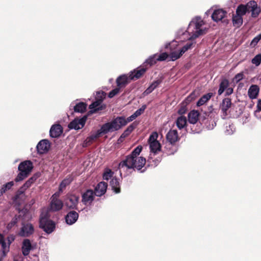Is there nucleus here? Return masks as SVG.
Segmentation results:
<instances>
[{"label": "nucleus", "instance_id": "f257e3e1", "mask_svg": "<svg viewBox=\"0 0 261 261\" xmlns=\"http://www.w3.org/2000/svg\"><path fill=\"white\" fill-rule=\"evenodd\" d=\"M203 20L201 17L196 16L193 18L189 23L186 31L180 30L177 33V36L179 39L188 40V42L184 45L181 46L177 41L172 42L165 45V48L169 49V58L171 61H175L179 59L186 51L193 47L195 42L194 40L206 32V29L203 27Z\"/></svg>", "mask_w": 261, "mask_h": 261}, {"label": "nucleus", "instance_id": "f03ea898", "mask_svg": "<svg viewBox=\"0 0 261 261\" xmlns=\"http://www.w3.org/2000/svg\"><path fill=\"white\" fill-rule=\"evenodd\" d=\"M142 150L141 145L138 146L132 153L126 156L125 159L122 161L119 164L118 168L120 172L126 169H133L134 170L140 171L141 172L145 171V169L141 170L146 163V159L143 156H139ZM121 174V173H120Z\"/></svg>", "mask_w": 261, "mask_h": 261}, {"label": "nucleus", "instance_id": "7ed1b4c3", "mask_svg": "<svg viewBox=\"0 0 261 261\" xmlns=\"http://www.w3.org/2000/svg\"><path fill=\"white\" fill-rule=\"evenodd\" d=\"M145 71L146 69L141 67L139 69H135L133 71L130 72L129 76L126 75H120L117 79V85L119 88L124 87L129 83L130 80L138 79Z\"/></svg>", "mask_w": 261, "mask_h": 261}, {"label": "nucleus", "instance_id": "20e7f679", "mask_svg": "<svg viewBox=\"0 0 261 261\" xmlns=\"http://www.w3.org/2000/svg\"><path fill=\"white\" fill-rule=\"evenodd\" d=\"M125 125V118L121 116L116 117L111 122L105 123L103 126V129L106 130L108 134L110 132L118 130Z\"/></svg>", "mask_w": 261, "mask_h": 261}, {"label": "nucleus", "instance_id": "39448f33", "mask_svg": "<svg viewBox=\"0 0 261 261\" xmlns=\"http://www.w3.org/2000/svg\"><path fill=\"white\" fill-rule=\"evenodd\" d=\"M33 168V164L30 161L21 162L18 166L19 173L15 179V181L18 182L26 178L32 171Z\"/></svg>", "mask_w": 261, "mask_h": 261}, {"label": "nucleus", "instance_id": "423d86ee", "mask_svg": "<svg viewBox=\"0 0 261 261\" xmlns=\"http://www.w3.org/2000/svg\"><path fill=\"white\" fill-rule=\"evenodd\" d=\"M158 134L156 132H153L149 136L148 143L150 152L156 154L161 151V146L160 142L157 140Z\"/></svg>", "mask_w": 261, "mask_h": 261}, {"label": "nucleus", "instance_id": "0eeeda50", "mask_svg": "<svg viewBox=\"0 0 261 261\" xmlns=\"http://www.w3.org/2000/svg\"><path fill=\"white\" fill-rule=\"evenodd\" d=\"M40 227L46 233H50L55 228V223L42 214L40 218Z\"/></svg>", "mask_w": 261, "mask_h": 261}, {"label": "nucleus", "instance_id": "6e6552de", "mask_svg": "<svg viewBox=\"0 0 261 261\" xmlns=\"http://www.w3.org/2000/svg\"><path fill=\"white\" fill-rule=\"evenodd\" d=\"M231 106V99L229 98H225L223 99L220 104V108L221 111V117L225 119L229 113V109Z\"/></svg>", "mask_w": 261, "mask_h": 261}, {"label": "nucleus", "instance_id": "1a4fd4ad", "mask_svg": "<svg viewBox=\"0 0 261 261\" xmlns=\"http://www.w3.org/2000/svg\"><path fill=\"white\" fill-rule=\"evenodd\" d=\"M79 200V196L75 195H67L65 199V204L69 208L75 209L76 208Z\"/></svg>", "mask_w": 261, "mask_h": 261}, {"label": "nucleus", "instance_id": "9d476101", "mask_svg": "<svg viewBox=\"0 0 261 261\" xmlns=\"http://www.w3.org/2000/svg\"><path fill=\"white\" fill-rule=\"evenodd\" d=\"M95 192L92 190H87L82 194V202L86 205H90L94 200Z\"/></svg>", "mask_w": 261, "mask_h": 261}, {"label": "nucleus", "instance_id": "9b49d317", "mask_svg": "<svg viewBox=\"0 0 261 261\" xmlns=\"http://www.w3.org/2000/svg\"><path fill=\"white\" fill-rule=\"evenodd\" d=\"M86 120V116H84L80 119H74L68 124V127L70 129H80L84 127Z\"/></svg>", "mask_w": 261, "mask_h": 261}, {"label": "nucleus", "instance_id": "f8f14e48", "mask_svg": "<svg viewBox=\"0 0 261 261\" xmlns=\"http://www.w3.org/2000/svg\"><path fill=\"white\" fill-rule=\"evenodd\" d=\"M227 12L223 9H219L215 10L212 15V18L215 22H219L220 21H225L224 18L226 16Z\"/></svg>", "mask_w": 261, "mask_h": 261}, {"label": "nucleus", "instance_id": "ddd939ff", "mask_svg": "<svg viewBox=\"0 0 261 261\" xmlns=\"http://www.w3.org/2000/svg\"><path fill=\"white\" fill-rule=\"evenodd\" d=\"M50 146L49 142L46 139H43L38 143L36 148L39 153L43 154L49 150Z\"/></svg>", "mask_w": 261, "mask_h": 261}, {"label": "nucleus", "instance_id": "4468645a", "mask_svg": "<svg viewBox=\"0 0 261 261\" xmlns=\"http://www.w3.org/2000/svg\"><path fill=\"white\" fill-rule=\"evenodd\" d=\"M34 230V227L31 224H23L19 234L21 237H29L33 233Z\"/></svg>", "mask_w": 261, "mask_h": 261}, {"label": "nucleus", "instance_id": "2eb2a0df", "mask_svg": "<svg viewBox=\"0 0 261 261\" xmlns=\"http://www.w3.org/2000/svg\"><path fill=\"white\" fill-rule=\"evenodd\" d=\"M166 139L171 144L176 142L179 139L177 130L170 129L166 135Z\"/></svg>", "mask_w": 261, "mask_h": 261}, {"label": "nucleus", "instance_id": "dca6fc26", "mask_svg": "<svg viewBox=\"0 0 261 261\" xmlns=\"http://www.w3.org/2000/svg\"><path fill=\"white\" fill-rule=\"evenodd\" d=\"M63 132V128L60 124H54L50 129L49 135L52 138L59 137Z\"/></svg>", "mask_w": 261, "mask_h": 261}, {"label": "nucleus", "instance_id": "f3484780", "mask_svg": "<svg viewBox=\"0 0 261 261\" xmlns=\"http://www.w3.org/2000/svg\"><path fill=\"white\" fill-rule=\"evenodd\" d=\"M79 214L75 211L69 212L65 217V221L67 224L72 225L77 220Z\"/></svg>", "mask_w": 261, "mask_h": 261}, {"label": "nucleus", "instance_id": "a211bd4d", "mask_svg": "<svg viewBox=\"0 0 261 261\" xmlns=\"http://www.w3.org/2000/svg\"><path fill=\"white\" fill-rule=\"evenodd\" d=\"M0 245L2 247V256L0 257V261H2V257H4L9 252V245H7L4 236L0 233Z\"/></svg>", "mask_w": 261, "mask_h": 261}, {"label": "nucleus", "instance_id": "6ab92c4d", "mask_svg": "<svg viewBox=\"0 0 261 261\" xmlns=\"http://www.w3.org/2000/svg\"><path fill=\"white\" fill-rule=\"evenodd\" d=\"M107 186V183L103 181L100 182L95 188V195L97 196L103 195L106 192Z\"/></svg>", "mask_w": 261, "mask_h": 261}, {"label": "nucleus", "instance_id": "aec40b11", "mask_svg": "<svg viewBox=\"0 0 261 261\" xmlns=\"http://www.w3.org/2000/svg\"><path fill=\"white\" fill-rule=\"evenodd\" d=\"M249 11L251 12L252 17H256L260 12V9L257 7L256 3L254 1H251L248 3Z\"/></svg>", "mask_w": 261, "mask_h": 261}, {"label": "nucleus", "instance_id": "412c9836", "mask_svg": "<svg viewBox=\"0 0 261 261\" xmlns=\"http://www.w3.org/2000/svg\"><path fill=\"white\" fill-rule=\"evenodd\" d=\"M32 249L31 241L29 239H24L22 242L21 250L24 256L28 255Z\"/></svg>", "mask_w": 261, "mask_h": 261}, {"label": "nucleus", "instance_id": "4be33fe9", "mask_svg": "<svg viewBox=\"0 0 261 261\" xmlns=\"http://www.w3.org/2000/svg\"><path fill=\"white\" fill-rule=\"evenodd\" d=\"M63 203L60 199H51L50 208L53 211H58L62 209Z\"/></svg>", "mask_w": 261, "mask_h": 261}, {"label": "nucleus", "instance_id": "5701e85b", "mask_svg": "<svg viewBox=\"0 0 261 261\" xmlns=\"http://www.w3.org/2000/svg\"><path fill=\"white\" fill-rule=\"evenodd\" d=\"M259 91V87L256 85H251L248 89V95L250 98L253 99L257 97Z\"/></svg>", "mask_w": 261, "mask_h": 261}, {"label": "nucleus", "instance_id": "b1692460", "mask_svg": "<svg viewBox=\"0 0 261 261\" xmlns=\"http://www.w3.org/2000/svg\"><path fill=\"white\" fill-rule=\"evenodd\" d=\"M101 102L100 100H97L93 102L89 106V109L91 110L90 111L91 113H95L96 112L101 110L105 108V106L101 105Z\"/></svg>", "mask_w": 261, "mask_h": 261}, {"label": "nucleus", "instance_id": "393cba45", "mask_svg": "<svg viewBox=\"0 0 261 261\" xmlns=\"http://www.w3.org/2000/svg\"><path fill=\"white\" fill-rule=\"evenodd\" d=\"M110 185L112 190L115 193H119L120 192V182L118 179L115 177H113L110 182Z\"/></svg>", "mask_w": 261, "mask_h": 261}, {"label": "nucleus", "instance_id": "a878e982", "mask_svg": "<svg viewBox=\"0 0 261 261\" xmlns=\"http://www.w3.org/2000/svg\"><path fill=\"white\" fill-rule=\"evenodd\" d=\"M37 176L34 175L33 176L30 178L20 188L19 192L21 193H23L28 188L30 187L31 185L37 179Z\"/></svg>", "mask_w": 261, "mask_h": 261}, {"label": "nucleus", "instance_id": "bb28decb", "mask_svg": "<svg viewBox=\"0 0 261 261\" xmlns=\"http://www.w3.org/2000/svg\"><path fill=\"white\" fill-rule=\"evenodd\" d=\"M199 113L197 111H191L188 114V120L191 124H195L198 120Z\"/></svg>", "mask_w": 261, "mask_h": 261}, {"label": "nucleus", "instance_id": "cd10ccee", "mask_svg": "<svg viewBox=\"0 0 261 261\" xmlns=\"http://www.w3.org/2000/svg\"><path fill=\"white\" fill-rule=\"evenodd\" d=\"M177 127L179 129H181L185 128L187 124V118L184 116H180L178 117L175 121Z\"/></svg>", "mask_w": 261, "mask_h": 261}, {"label": "nucleus", "instance_id": "c85d7f7f", "mask_svg": "<svg viewBox=\"0 0 261 261\" xmlns=\"http://www.w3.org/2000/svg\"><path fill=\"white\" fill-rule=\"evenodd\" d=\"M86 105L84 102H79L75 105H73V103L70 105V108L72 107L76 112L83 113L85 112L86 109Z\"/></svg>", "mask_w": 261, "mask_h": 261}, {"label": "nucleus", "instance_id": "c756f323", "mask_svg": "<svg viewBox=\"0 0 261 261\" xmlns=\"http://www.w3.org/2000/svg\"><path fill=\"white\" fill-rule=\"evenodd\" d=\"M229 86V81L228 80L226 79H224L221 80L220 85H219V89L218 91V94L219 95H221L224 91L228 88Z\"/></svg>", "mask_w": 261, "mask_h": 261}, {"label": "nucleus", "instance_id": "7c9ffc66", "mask_svg": "<svg viewBox=\"0 0 261 261\" xmlns=\"http://www.w3.org/2000/svg\"><path fill=\"white\" fill-rule=\"evenodd\" d=\"M233 25L237 27H240L243 23L242 16L236 14L232 17Z\"/></svg>", "mask_w": 261, "mask_h": 261}, {"label": "nucleus", "instance_id": "2f4dec72", "mask_svg": "<svg viewBox=\"0 0 261 261\" xmlns=\"http://www.w3.org/2000/svg\"><path fill=\"white\" fill-rule=\"evenodd\" d=\"M213 96L212 93H208L203 95L197 102V106H201L206 102Z\"/></svg>", "mask_w": 261, "mask_h": 261}, {"label": "nucleus", "instance_id": "473e14b6", "mask_svg": "<svg viewBox=\"0 0 261 261\" xmlns=\"http://www.w3.org/2000/svg\"><path fill=\"white\" fill-rule=\"evenodd\" d=\"M248 11L249 8L248 7V4L247 5H241L237 8L236 10V14L241 16H243Z\"/></svg>", "mask_w": 261, "mask_h": 261}, {"label": "nucleus", "instance_id": "72a5a7b5", "mask_svg": "<svg viewBox=\"0 0 261 261\" xmlns=\"http://www.w3.org/2000/svg\"><path fill=\"white\" fill-rule=\"evenodd\" d=\"M156 61H158V60H157V55L156 54L150 56L148 59H147L145 61V62L144 63L143 66L140 67V68H141V67H143V68H145L144 66H145L146 64H148L149 66H151V65L155 64ZM138 69H139V68ZM145 69H146L147 68L145 67Z\"/></svg>", "mask_w": 261, "mask_h": 261}, {"label": "nucleus", "instance_id": "f704fd0d", "mask_svg": "<svg viewBox=\"0 0 261 261\" xmlns=\"http://www.w3.org/2000/svg\"><path fill=\"white\" fill-rule=\"evenodd\" d=\"M114 172L110 169H106L103 173V178L104 180H108L114 177L113 176Z\"/></svg>", "mask_w": 261, "mask_h": 261}, {"label": "nucleus", "instance_id": "c9c22d12", "mask_svg": "<svg viewBox=\"0 0 261 261\" xmlns=\"http://www.w3.org/2000/svg\"><path fill=\"white\" fill-rule=\"evenodd\" d=\"M107 134V133L106 132V130L103 129V126L102 125L99 129L97 130L95 133L92 134L91 136H92L93 139L95 140V139L99 138L101 135Z\"/></svg>", "mask_w": 261, "mask_h": 261}, {"label": "nucleus", "instance_id": "e433bc0d", "mask_svg": "<svg viewBox=\"0 0 261 261\" xmlns=\"http://www.w3.org/2000/svg\"><path fill=\"white\" fill-rule=\"evenodd\" d=\"M135 127V125H134V123L130 125L121 135V138H125L127 136L129 135L130 133L134 129Z\"/></svg>", "mask_w": 261, "mask_h": 261}, {"label": "nucleus", "instance_id": "4c0bfd02", "mask_svg": "<svg viewBox=\"0 0 261 261\" xmlns=\"http://www.w3.org/2000/svg\"><path fill=\"white\" fill-rule=\"evenodd\" d=\"M251 62L253 64H254L256 66H259L261 63V54H259L256 55L252 59Z\"/></svg>", "mask_w": 261, "mask_h": 261}, {"label": "nucleus", "instance_id": "58836bf2", "mask_svg": "<svg viewBox=\"0 0 261 261\" xmlns=\"http://www.w3.org/2000/svg\"><path fill=\"white\" fill-rule=\"evenodd\" d=\"M254 115L256 118H261V99L258 100L257 109L254 112Z\"/></svg>", "mask_w": 261, "mask_h": 261}, {"label": "nucleus", "instance_id": "ea45409f", "mask_svg": "<svg viewBox=\"0 0 261 261\" xmlns=\"http://www.w3.org/2000/svg\"><path fill=\"white\" fill-rule=\"evenodd\" d=\"M71 182V180L70 179L66 178L64 179L60 184L59 186V189L60 191H63V189L65 188V187L69 185Z\"/></svg>", "mask_w": 261, "mask_h": 261}, {"label": "nucleus", "instance_id": "a19ab883", "mask_svg": "<svg viewBox=\"0 0 261 261\" xmlns=\"http://www.w3.org/2000/svg\"><path fill=\"white\" fill-rule=\"evenodd\" d=\"M235 129L233 125L229 124L228 126H226V129L225 130V134L226 135H231L234 132Z\"/></svg>", "mask_w": 261, "mask_h": 261}, {"label": "nucleus", "instance_id": "79ce46f5", "mask_svg": "<svg viewBox=\"0 0 261 261\" xmlns=\"http://www.w3.org/2000/svg\"><path fill=\"white\" fill-rule=\"evenodd\" d=\"M18 222V218L17 217L13 218L11 222L8 224L7 226V228L8 230L11 229L12 227H13Z\"/></svg>", "mask_w": 261, "mask_h": 261}, {"label": "nucleus", "instance_id": "37998d69", "mask_svg": "<svg viewBox=\"0 0 261 261\" xmlns=\"http://www.w3.org/2000/svg\"><path fill=\"white\" fill-rule=\"evenodd\" d=\"M249 114L248 113H244L242 115V116L240 118V121L242 123V124H244L247 123L249 121Z\"/></svg>", "mask_w": 261, "mask_h": 261}, {"label": "nucleus", "instance_id": "c03bdc74", "mask_svg": "<svg viewBox=\"0 0 261 261\" xmlns=\"http://www.w3.org/2000/svg\"><path fill=\"white\" fill-rule=\"evenodd\" d=\"M105 96H106V93L104 92L98 91L96 92L95 98L97 100H100L101 101H102Z\"/></svg>", "mask_w": 261, "mask_h": 261}, {"label": "nucleus", "instance_id": "a18cd8bd", "mask_svg": "<svg viewBox=\"0 0 261 261\" xmlns=\"http://www.w3.org/2000/svg\"><path fill=\"white\" fill-rule=\"evenodd\" d=\"M168 56L169 57V55L167 53H163L159 55H157V60L160 61H165Z\"/></svg>", "mask_w": 261, "mask_h": 261}, {"label": "nucleus", "instance_id": "49530a36", "mask_svg": "<svg viewBox=\"0 0 261 261\" xmlns=\"http://www.w3.org/2000/svg\"><path fill=\"white\" fill-rule=\"evenodd\" d=\"M14 185V182L13 181H10L7 182V184L4 185L2 188L3 189L5 190V192L7 191V190L10 189Z\"/></svg>", "mask_w": 261, "mask_h": 261}, {"label": "nucleus", "instance_id": "de8ad7c7", "mask_svg": "<svg viewBox=\"0 0 261 261\" xmlns=\"http://www.w3.org/2000/svg\"><path fill=\"white\" fill-rule=\"evenodd\" d=\"M261 40V33L256 36L254 39L252 40L251 42V45L252 46L256 45L259 40Z\"/></svg>", "mask_w": 261, "mask_h": 261}, {"label": "nucleus", "instance_id": "09e8293b", "mask_svg": "<svg viewBox=\"0 0 261 261\" xmlns=\"http://www.w3.org/2000/svg\"><path fill=\"white\" fill-rule=\"evenodd\" d=\"M119 88H116L110 92V93H109L108 96L110 98H112L115 95L119 93Z\"/></svg>", "mask_w": 261, "mask_h": 261}, {"label": "nucleus", "instance_id": "8fccbe9b", "mask_svg": "<svg viewBox=\"0 0 261 261\" xmlns=\"http://www.w3.org/2000/svg\"><path fill=\"white\" fill-rule=\"evenodd\" d=\"M162 82L161 80H158L154 81L152 83L150 84V87H151L153 90H154Z\"/></svg>", "mask_w": 261, "mask_h": 261}, {"label": "nucleus", "instance_id": "3c124183", "mask_svg": "<svg viewBox=\"0 0 261 261\" xmlns=\"http://www.w3.org/2000/svg\"><path fill=\"white\" fill-rule=\"evenodd\" d=\"M94 140L93 139L92 136L90 135L89 137H87V139L84 142V146H87L88 145L90 144Z\"/></svg>", "mask_w": 261, "mask_h": 261}, {"label": "nucleus", "instance_id": "603ef678", "mask_svg": "<svg viewBox=\"0 0 261 261\" xmlns=\"http://www.w3.org/2000/svg\"><path fill=\"white\" fill-rule=\"evenodd\" d=\"M145 109H146V106L144 105L141 108L137 110L134 113L138 117V116H140L142 113H143V112L144 111Z\"/></svg>", "mask_w": 261, "mask_h": 261}, {"label": "nucleus", "instance_id": "864d4df0", "mask_svg": "<svg viewBox=\"0 0 261 261\" xmlns=\"http://www.w3.org/2000/svg\"><path fill=\"white\" fill-rule=\"evenodd\" d=\"M15 237L13 235L9 236L7 238V245H9V249H10V245L12 242L14 240Z\"/></svg>", "mask_w": 261, "mask_h": 261}, {"label": "nucleus", "instance_id": "5fc2aeb1", "mask_svg": "<svg viewBox=\"0 0 261 261\" xmlns=\"http://www.w3.org/2000/svg\"><path fill=\"white\" fill-rule=\"evenodd\" d=\"M136 117H137V116L136 115V114L135 113H134L133 114H132L131 116H130L126 119L125 118L126 124L127 123L131 122L133 120H134V119H135Z\"/></svg>", "mask_w": 261, "mask_h": 261}, {"label": "nucleus", "instance_id": "6e6d98bb", "mask_svg": "<svg viewBox=\"0 0 261 261\" xmlns=\"http://www.w3.org/2000/svg\"><path fill=\"white\" fill-rule=\"evenodd\" d=\"M62 192V191H60V189H59V191L52 195L50 199H59L58 198L60 196V194Z\"/></svg>", "mask_w": 261, "mask_h": 261}, {"label": "nucleus", "instance_id": "4d7b16f0", "mask_svg": "<svg viewBox=\"0 0 261 261\" xmlns=\"http://www.w3.org/2000/svg\"><path fill=\"white\" fill-rule=\"evenodd\" d=\"M243 74L242 73H239L236 74L234 76V79L237 82H239L243 78Z\"/></svg>", "mask_w": 261, "mask_h": 261}, {"label": "nucleus", "instance_id": "13d9d810", "mask_svg": "<svg viewBox=\"0 0 261 261\" xmlns=\"http://www.w3.org/2000/svg\"><path fill=\"white\" fill-rule=\"evenodd\" d=\"M195 97V94L194 92H192L190 95L186 98V100L187 102H190L193 100Z\"/></svg>", "mask_w": 261, "mask_h": 261}, {"label": "nucleus", "instance_id": "bf43d9fd", "mask_svg": "<svg viewBox=\"0 0 261 261\" xmlns=\"http://www.w3.org/2000/svg\"><path fill=\"white\" fill-rule=\"evenodd\" d=\"M153 90V88L149 86V87L144 92V94L145 95H148L151 93Z\"/></svg>", "mask_w": 261, "mask_h": 261}, {"label": "nucleus", "instance_id": "052dcab7", "mask_svg": "<svg viewBox=\"0 0 261 261\" xmlns=\"http://www.w3.org/2000/svg\"><path fill=\"white\" fill-rule=\"evenodd\" d=\"M225 90H226V92H225L226 95H229L231 94L233 91V89L232 88H229V87L227 88Z\"/></svg>", "mask_w": 261, "mask_h": 261}, {"label": "nucleus", "instance_id": "680f3d73", "mask_svg": "<svg viewBox=\"0 0 261 261\" xmlns=\"http://www.w3.org/2000/svg\"><path fill=\"white\" fill-rule=\"evenodd\" d=\"M216 123L214 121H212V125H209V126H207V128L208 129H212L214 128V127L216 126Z\"/></svg>", "mask_w": 261, "mask_h": 261}, {"label": "nucleus", "instance_id": "e2e57ef3", "mask_svg": "<svg viewBox=\"0 0 261 261\" xmlns=\"http://www.w3.org/2000/svg\"><path fill=\"white\" fill-rule=\"evenodd\" d=\"M186 112V109H185V108H180V109L178 110V113L179 114H183L185 113Z\"/></svg>", "mask_w": 261, "mask_h": 261}, {"label": "nucleus", "instance_id": "0e129e2a", "mask_svg": "<svg viewBox=\"0 0 261 261\" xmlns=\"http://www.w3.org/2000/svg\"><path fill=\"white\" fill-rule=\"evenodd\" d=\"M5 192V190L1 188L0 189V196L2 195L3 193H4Z\"/></svg>", "mask_w": 261, "mask_h": 261}, {"label": "nucleus", "instance_id": "69168bd1", "mask_svg": "<svg viewBox=\"0 0 261 261\" xmlns=\"http://www.w3.org/2000/svg\"><path fill=\"white\" fill-rule=\"evenodd\" d=\"M34 203H35V200L34 199L32 200V204H33Z\"/></svg>", "mask_w": 261, "mask_h": 261}]
</instances>
